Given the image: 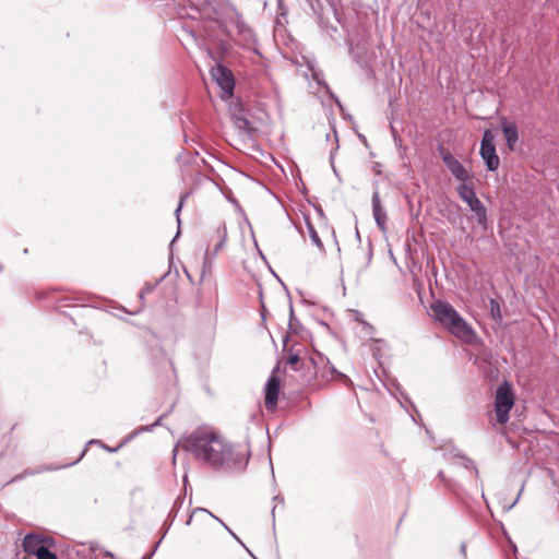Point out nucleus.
<instances>
[{
  "label": "nucleus",
  "mask_w": 559,
  "mask_h": 559,
  "mask_svg": "<svg viewBox=\"0 0 559 559\" xmlns=\"http://www.w3.org/2000/svg\"><path fill=\"white\" fill-rule=\"evenodd\" d=\"M185 449L197 460L213 467L223 466L231 455V448L216 432L198 429L183 441Z\"/></svg>",
  "instance_id": "1"
},
{
  "label": "nucleus",
  "mask_w": 559,
  "mask_h": 559,
  "mask_svg": "<svg viewBox=\"0 0 559 559\" xmlns=\"http://www.w3.org/2000/svg\"><path fill=\"white\" fill-rule=\"evenodd\" d=\"M430 317L456 337L469 338L473 334V330L467 325L465 320L448 302L438 300L431 304Z\"/></svg>",
  "instance_id": "2"
},
{
  "label": "nucleus",
  "mask_w": 559,
  "mask_h": 559,
  "mask_svg": "<svg viewBox=\"0 0 559 559\" xmlns=\"http://www.w3.org/2000/svg\"><path fill=\"white\" fill-rule=\"evenodd\" d=\"M55 545L51 537H43L37 534H27L22 543L23 549L37 559H57V555L50 550Z\"/></svg>",
  "instance_id": "3"
},
{
  "label": "nucleus",
  "mask_w": 559,
  "mask_h": 559,
  "mask_svg": "<svg viewBox=\"0 0 559 559\" xmlns=\"http://www.w3.org/2000/svg\"><path fill=\"white\" fill-rule=\"evenodd\" d=\"M514 405L512 388L503 382L497 388L495 396V412L499 424L503 425L509 420V413Z\"/></svg>",
  "instance_id": "4"
},
{
  "label": "nucleus",
  "mask_w": 559,
  "mask_h": 559,
  "mask_svg": "<svg viewBox=\"0 0 559 559\" xmlns=\"http://www.w3.org/2000/svg\"><path fill=\"white\" fill-rule=\"evenodd\" d=\"M459 197L468 205L469 210L475 214L477 223L486 228L487 210L477 198L474 188L467 183H460L456 188Z\"/></svg>",
  "instance_id": "5"
},
{
  "label": "nucleus",
  "mask_w": 559,
  "mask_h": 559,
  "mask_svg": "<svg viewBox=\"0 0 559 559\" xmlns=\"http://www.w3.org/2000/svg\"><path fill=\"white\" fill-rule=\"evenodd\" d=\"M479 154L489 171H496L499 168L500 158L495 146V134L489 129L483 133Z\"/></svg>",
  "instance_id": "6"
},
{
  "label": "nucleus",
  "mask_w": 559,
  "mask_h": 559,
  "mask_svg": "<svg viewBox=\"0 0 559 559\" xmlns=\"http://www.w3.org/2000/svg\"><path fill=\"white\" fill-rule=\"evenodd\" d=\"M213 80L223 91V97H230L234 93L235 81L231 72L222 64H217L211 70Z\"/></svg>",
  "instance_id": "7"
},
{
  "label": "nucleus",
  "mask_w": 559,
  "mask_h": 559,
  "mask_svg": "<svg viewBox=\"0 0 559 559\" xmlns=\"http://www.w3.org/2000/svg\"><path fill=\"white\" fill-rule=\"evenodd\" d=\"M440 156L442 162L448 167L450 173L454 176L460 183H467L469 181V174L466 168L457 160L448 150L440 147Z\"/></svg>",
  "instance_id": "8"
},
{
  "label": "nucleus",
  "mask_w": 559,
  "mask_h": 559,
  "mask_svg": "<svg viewBox=\"0 0 559 559\" xmlns=\"http://www.w3.org/2000/svg\"><path fill=\"white\" fill-rule=\"evenodd\" d=\"M372 215L379 229L384 233L386 230L388 215L381 204L380 193L378 190H374L372 193Z\"/></svg>",
  "instance_id": "9"
},
{
  "label": "nucleus",
  "mask_w": 559,
  "mask_h": 559,
  "mask_svg": "<svg viewBox=\"0 0 559 559\" xmlns=\"http://www.w3.org/2000/svg\"><path fill=\"white\" fill-rule=\"evenodd\" d=\"M280 394V380L272 376L265 384V407L269 411H274L277 404Z\"/></svg>",
  "instance_id": "10"
},
{
  "label": "nucleus",
  "mask_w": 559,
  "mask_h": 559,
  "mask_svg": "<svg viewBox=\"0 0 559 559\" xmlns=\"http://www.w3.org/2000/svg\"><path fill=\"white\" fill-rule=\"evenodd\" d=\"M216 236L218 238V242L215 245L213 252H210L209 250L205 252L204 260H212L214 259L218 251L225 246L227 240V228L224 224L219 225L216 230Z\"/></svg>",
  "instance_id": "11"
},
{
  "label": "nucleus",
  "mask_w": 559,
  "mask_h": 559,
  "mask_svg": "<svg viewBox=\"0 0 559 559\" xmlns=\"http://www.w3.org/2000/svg\"><path fill=\"white\" fill-rule=\"evenodd\" d=\"M502 132L506 138L508 147L513 151L519 140L518 128L515 123H502Z\"/></svg>",
  "instance_id": "12"
},
{
  "label": "nucleus",
  "mask_w": 559,
  "mask_h": 559,
  "mask_svg": "<svg viewBox=\"0 0 559 559\" xmlns=\"http://www.w3.org/2000/svg\"><path fill=\"white\" fill-rule=\"evenodd\" d=\"M320 362L323 365V368L321 371H316L314 376L316 378H323L325 380L332 379L334 373L336 372L335 368L330 365L328 360H325L323 357H320Z\"/></svg>",
  "instance_id": "13"
},
{
  "label": "nucleus",
  "mask_w": 559,
  "mask_h": 559,
  "mask_svg": "<svg viewBox=\"0 0 559 559\" xmlns=\"http://www.w3.org/2000/svg\"><path fill=\"white\" fill-rule=\"evenodd\" d=\"M234 123L237 129L249 135H251L255 131L250 120H248L246 117L236 116L234 119Z\"/></svg>",
  "instance_id": "14"
},
{
  "label": "nucleus",
  "mask_w": 559,
  "mask_h": 559,
  "mask_svg": "<svg viewBox=\"0 0 559 559\" xmlns=\"http://www.w3.org/2000/svg\"><path fill=\"white\" fill-rule=\"evenodd\" d=\"M194 512H206L207 514H210L213 519H215L216 521H218L224 527L225 530L239 543L241 544L243 547V543L240 540V538L221 520L218 519L217 516H215L214 514H212L210 511H207L206 509H203V508H198L194 510Z\"/></svg>",
  "instance_id": "15"
},
{
  "label": "nucleus",
  "mask_w": 559,
  "mask_h": 559,
  "mask_svg": "<svg viewBox=\"0 0 559 559\" xmlns=\"http://www.w3.org/2000/svg\"><path fill=\"white\" fill-rule=\"evenodd\" d=\"M194 512H206L207 514H210L213 519H215L216 521H218L224 527L225 530L239 543L241 544L243 547V543L240 540V538L221 520L218 519L217 516H215L214 514H212L210 511H207L206 509H203V508H198L194 510Z\"/></svg>",
  "instance_id": "16"
},
{
  "label": "nucleus",
  "mask_w": 559,
  "mask_h": 559,
  "mask_svg": "<svg viewBox=\"0 0 559 559\" xmlns=\"http://www.w3.org/2000/svg\"><path fill=\"white\" fill-rule=\"evenodd\" d=\"M308 231H309V237H310L312 243L316 247H318L320 250H323V243H322L318 233L316 231L314 227L311 224H308Z\"/></svg>",
  "instance_id": "17"
},
{
  "label": "nucleus",
  "mask_w": 559,
  "mask_h": 559,
  "mask_svg": "<svg viewBox=\"0 0 559 559\" xmlns=\"http://www.w3.org/2000/svg\"><path fill=\"white\" fill-rule=\"evenodd\" d=\"M300 358L298 356V354L296 353H290L288 355V359H287V362L288 365H290L294 369H296V366L297 364L299 362Z\"/></svg>",
  "instance_id": "18"
},
{
  "label": "nucleus",
  "mask_w": 559,
  "mask_h": 559,
  "mask_svg": "<svg viewBox=\"0 0 559 559\" xmlns=\"http://www.w3.org/2000/svg\"><path fill=\"white\" fill-rule=\"evenodd\" d=\"M186 198H187V195H182V197L180 198L179 204H178V206H177V209H176V211H175V215H176L177 221H178V223H179V224H180L179 215H180V211H181V209H182V205H183V202H185Z\"/></svg>",
  "instance_id": "19"
},
{
  "label": "nucleus",
  "mask_w": 559,
  "mask_h": 559,
  "mask_svg": "<svg viewBox=\"0 0 559 559\" xmlns=\"http://www.w3.org/2000/svg\"><path fill=\"white\" fill-rule=\"evenodd\" d=\"M490 305H491V312H492V316L496 317V312H497V316L499 317V305L496 300L491 299L490 300Z\"/></svg>",
  "instance_id": "20"
},
{
  "label": "nucleus",
  "mask_w": 559,
  "mask_h": 559,
  "mask_svg": "<svg viewBox=\"0 0 559 559\" xmlns=\"http://www.w3.org/2000/svg\"><path fill=\"white\" fill-rule=\"evenodd\" d=\"M163 419V416H160L152 426H144L141 428V431H151L153 427L159 426L160 421Z\"/></svg>",
  "instance_id": "21"
},
{
  "label": "nucleus",
  "mask_w": 559,
  "mask_h": 559,
  "mask_svg": "<svg viewBox=\"0 0 559 559\" xmlns=\"http://www.w3.org/2000/svg\"><path fill=\"white\" fill-rule=\"evenodd\" d=\"M85 451H86V450L82 451L81 456H80L76 461H74V462H72V463H70V464H68L67 466L73 465V464H75L76 462H79V461L82 459V456L85 454Z\"/></svg>",
  "instance_id": "22"
},
{
  "label": "nucleus",
  "mask_w": 559,
  "mask_h": 559,
  "mask_svg": "<svg viewBox=\"0 0 559 559\" xmlns=\"http://www.w3.org/2000/svg\"><path fill=\"white\" fill-rule=\"evenodd\" d=\"M313 76H314V80L317 81V83L321 84V81H320L318 74L314 73Z\"/></svg>",
  "instance_id": "23"
},
{
  "label": "nucleus",
  "mask_w": 559,
  "mask_h": 559,
  "mask_svg": "<svg viewBox=\"0 0 559 559\" xmlns=\"http://www.w3.org/2000/svg\"><path fill=\"white\" fill-rule=\"evenodd\" d=\"M465 549H466V546H465V544L463 543V544L461 545V551H462L463 554H465Z\"/></svg>",
  "instance_id": "24"
},
{
  "label": "nucleus",
  "mask_w": 559,
  "mask_h": 559,
  "mask_svg": "<svg viewBox=\"0 0 559 559\" xmlns=\"http://www.w3.org/2000/svg\"><path fill=\"white\" fill-rule=\"evenodd\" d=\"M274 500H275V501H277V500H278L281 503H283V499H281V500H280V499H278V497H274Z\"/></svg>",
  "instance_id": "25"
},
{
  "label": "nucleus",
  "mask_w": 559,
  "mask_h": 559,
  "mask_svg": "<svg viewBox=\"0 0 559 559\" xmlns=\"http://www.w3.org/2000/svg\"><path fill=\"white\" fill-rule=\"evenodd\" d=\"M514 506H515V502H512V503L509 506V509H512Z\"/></svg>",
  "instance_id": "26"
},
{
  "label": "nucleus",
  "mask_w": 559,
  "mask_h": 559,
  "mask_svg": "<svg viewBox=\"0 0 559 559\" xmlns=\"http://www.w3.org/2000/svg\"><path fill=\"white\" fill-rule=\"evenodd\" d=\"M514 506H515V502H512V503L509 506V509H512Z\"/></svg>",
  "instance_id": "27"
},
{
  "label": "nucleus",
  "mask_w": 559,
  "mask_h": 559,
  "mask_svg": "<svg viewBox=\"0 0 559 559\" xmlns=\"http://www.w3.org/2000/svg\"><path fill=\"white\" fill-rule=\"evenodd\" d=\"M514 506H515V502H512V503L509 506V509H512Z\"/></svg>",
  "instance_id": "28"
},
{
  "label": "nucleus",
  "mask_w": 559,
  "mask_h": 559,
  "mask_svg": "<svg viewBox=\"0 0 559 559\" xmlns=\"http://www.w3.org/2000/svg\"><path fill=\"white\" fill-rule=\"evenodd\" d=\"M514 506H515V502H512V503L509 506V509H512Z\"/></svg>",
  "instance_id": "29"
},
{
  "label": "nucleus",
  "mask_w": 559,
  "mask_h": 559,
  "mask_svg": "<svg viewBox=\"0 0 559 559\" xmlns=\"http://www.w3.org/2000/svg\"><path fill=\"white\" fill-rule=\"evenodd\" d=\"M310 362L314 366L317 365V362L312 358L310 359Z\"/></svg>",
  "instance_id": "30"
},
{
  "label": "nucleus",
  "mask_w": 559,
  "mask_h": 559,
  "mask_svg": "<svg viewBox=\"0 0 559 559\" xmlns=\"http://www.w3.org/2000/svg\"><path fill=\"white\" fill-rule=\"evenodd\" d=\"M179 235H180V231H177L175 235V238H178Z\"/></svg>",
  "instance_id": "31"
},
{
  "label": "nucleus",
  "mask_w": 559,
  "mask_h": 559,
  "mask_svg": "<svg viewBox=\"0 0 559 559\" xmlns=\"http://www.w3.org/2000/svg\"><path fill=\"white\" fill-rule=\"evenodd\" d=\"M179 235H180V231H177L175 235V238H178Z\"/></svg>",
  "instance_id": "32"
},
{
  "label": "nucleus",
  "mask_w": 559,
  "mask_h": 559,
  "mask_svg": "<svg viewBox=\"0 0 559 559\" xmlns=\"http://www.w3.org/2000/svg\"><path fill=\"white\" fill-rule=\"evenodd\" d=\"M179 235H180V231H177L175 235V238H178Z\"/></svg>",
  "instance_id": "33"
},
{
  "label": "nucleus",
  "mask_w": 559,
  "mask_h": 559,
  "mask_svg": "<svg viewBox=\"0 0 559 559\" xmlns=\"http://www.w3.org/2000/svg\"><path fill=\"white\" fill-rule=\"evenodd\" d=\"M275 509H276V506L272 509V514L273 515H274Z\"/></svg>",
  "instance_id": "34"
}]
</instances>
